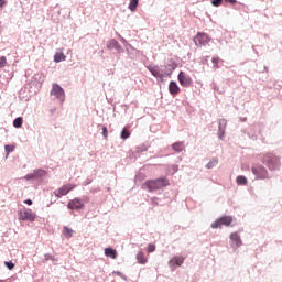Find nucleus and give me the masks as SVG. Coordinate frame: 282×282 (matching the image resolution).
<instances>
[{
	"label": "nucleus",
	"instance_id": "aec40b11",
	"mask_svg": "<svg viewBox=\"0 0 282 282\" xmlns=\"http://www.w3.org/2000/svg\"><path fill=\"white\" fill-rule=\"evenodd\" d=\"M13 127H15V129H21V127H23V118L18 117L14 119Z\"/></svg>",
	"mask_w": 282,
	"mask_h": 282
},
{
	"label": "nucleus",
	"instance_id": "9d476101",
	"mask_svg": "<svg viewBox=\"0 0 282 282\" xmlns=\"http://www.w3.org/2000/svg\"><path fill=\"white\" fill-rule=\"evenodd\" d=\"M83 206H85V205L83 204V200H80V199H78V198H75V199H73V200H70V202L68 203V208H69L70 210H80V208H83Z\"/></svg>",
	"mask_w": 282,
	"mask_h": 282
},
{
	"label": "nucleus",
	"instance_id": "4be33fe9",
	"mask_svg": "<svg viewBox=\"0 0 282 282\" xmlns=\"http://www.w3.org/2000/svg\"><path fill=\"white\" fill-rule=\"evenodd\" d=\"M137 9H138V0H131L129 4V10H131V12H135Z\"/></svg>",
	"mask_w": 282,
	"mask_h": 282
},
{
	"label": "nucleus",
	"instance_id": "412c9836",
	"mask_svg": "<svg viewBox=\"0 0 282 282\" xmlns=\"http://www.w3.org/2000/svg\"><path fill=\"white\" fill-rule=\"evenodd\" d=\"M149 72H151L152 76H154L155 78H160V68H158V67H150Z\"/></svg>",
	"mask_w": 282,
	"mask_h": 282
},
{
	"label": "nucleus",
	"instance_id": "473e14b6",
	"mask_svg": "<svg viewBox=\"0 0 282 282\" xmlns=\"http://www.w3.org/2000/svg\"><path fill=\"white\" fill-rule=\"evenodd\" d=\"M102 135H104V138H106V139L108 138L109 134H108V132H107V127H104V128H102Z\"/></svg>",
	"mask_w": 282,
	"mask_h": 282
},
{
	"label": "nucleus",
	"instance_id": "f03ea898",
	"mask_svg": "<svg viewBox=\"0 0 282 282\" xmlns=\"http://www.w3.org/2000/svg\"><path fill=\"white\" fill-rule=\"evenodd\" d=\"M169 186V181L165 177L156 178V180H149L145 181L142 185L143 191H150V193H153V191H160L161 188H164Z\"/></svg>",
	"mask_w": 282,
	"mask_h": 282
},
{
	"label": "nucleus",
	"instance_id": "0eeeda50",
	"mask_svg": "<svg viewBox=\"0 0 282 282\" xmlns=\"http://www.w3.org/2000/svg\"><path fill=\"white\" fill-rule=\"evenodd\" d=\"M232 224L231 216H223L212 224V228H221V226H230Z\"/></svg>",
	"mask_w": 282,
	"mask_h": 282
},
{
	"label": "nucleus",
	"instance_id": "a878e982",
	"mask_svg": "<svg viewBox=\"0 0 282 282\" xmlns=\"http://www.w3.org/2000/svg\"><path fill=\"white\" fill-rule=\"evenodd\" d=\"M212 63L214 65V69H219V57H213Z\"/></svg>",
	"mask_w": 282,
	"mask_h": 282
},
{
	"label": "nucleus",
	"instance_id": "f257e3e1",
	"mask_svg": "<svg viewBox=\"0 0 282 282\" xmlns=\"http://www.w3.org/2000/svg\"><path fill=\"white\" fill-rule=\"evenodd\" d=\"M262 164L269 169V171H278L281 167V159L274 155V153L267 152L260 155Z\"/></svg>",
	"mask_w": 282,
	"mask_h": 282
},
{
	"label": "nucleus",
	"instance_id": "39448f33",
	"mask_svg": "<svg viewBox=\"0 0 282 282\" xmlns=\"http://www.w3.org/2000/svg\"><path fill=\"white\" fill-rule=\"evenodd\" d=\"M194 43L197 47H204L210 43V36L206 33H197V35L194 36Z\"/></svg>",
	"mask_w": 282,
	"mask_h": 282
},
{
	"label": "nucleus",
	"instance_id": "dca6fc26",
	"mask_svg": "<svg viewBox=\"0 0 282 282\" xmlns=\"http://www.w3.org/2000/svg\"><path fill=\"white\" fill-rule=\"evenodd\" d=\"M173 151L176 153H182L184 151V142H176L172 145Z\"/></svg>",
	"mask_w": 282,
	"mask_h": 282
},
{
	"label": "nucleus",
	"instance_id": "4468645a",
	"mask_svg": "<svg viewBox=\"0 0 282 282\" xmlns=\"http://www.w3.org/2000/svg\"><path fill=\"white\" fill-rule=\"evenodd\" d=\"M230 239L237 248H239L241 246V237L239 236V234L232 232L230 235Z\"/></svg>",
	"mask_w": 282,
	"mask_h": 282
},
{
	"label": "nucleus",
	"instance_id": "c9c22d12",
	"mask_svg": "<svg viewBox=\"0 0 282 282\" xmlns=\"http://www.w3.org/2000/svg\"><path fill=\"white\" fill-rule=\"evenodd\" d=\"M45 259H46V261H48L50 254H45Z\"/></svg>",
	"mask_w": 282,
	"mask_h": 282
},
{
	"label": "nucleus",
	"instance_id": "c756f323",
	"mask_svg": "<svg viewBox=\"0 0 282 282\" xmlns=\"http://www.w3.org/2000/svg\"><path fill=\"white\" fill-rule=\"evenodd\" d=\"M7 154L12 153V151H14V148L12 145H6L4 147Z\"/></svg>",
	"mask_w": 282,
	"mask_h": 282
},
{
	"label": "nucleus",
	"instance_id": "20e7f679",
	"mask_svg": "<svg viewBox=\"0 0 282 282\" xmlns=\"http://www.w3.org/2000/svg\"><path fill=\"white\" fill-rule=\"evenodd\" d=\"M18 218L20 221H34L36 219V214L30 208H23L18 212Z\"/></svg>",
	"mask_w": 282,
	"mask_h": 282
},
{
	"label": "nucleus",
	"instance_id": "f8f14e48",
	"mask_svg": "<svg viewBox=\"0 0 282 282\" xmlns=\"http://www.w3.org/2000/svg\"><path fill=\"white\" fill-rule=\"evenodd\" d=\"M184 263V258L183 257H174L169 261L170 268H175V265H182Z\"/></svg>",
	"mask_w": 282,
	"mask_h": 282
},
{
	"label": "nucleus",
	"instance_id": "7ed1b4c3",
	"mask_svg": "<svg viewBox=\"0 0 282 282\" xmlns=\"http://www.w3.org/2000/svg\"><path fill=\"white\" fill-rule=\"evenodd\" d=\"M251 172L256 176V180H270V173L268 172V169L261 164H253Z\"/></svg>",
	"mask_w": 282,
	"mask_h": 282
},
{
	"label": "nucleus",
	"instance_id": "9b49d317",
	"mask_svg": "<svg viewBox=\"0 0 282 282\" xmlns=\"http://www.w3.org/2000/svg\"><path fill=\"white\" fill-rule=\"evenodd\" d=\"M169 91L172 96H177V94H180L181 91L180 86H177V83L171 82L169 85Z\"/></svg>",
	"mask_w": 282,
	"mask_h": 282
},
{
	"label": "nucleus",
	"instance_id": "2f4dec72",
	"mask_svg": "<svg viewBox=\"0 0 282 282\" xmlns=\"http://www.w3.org/2000/svg\"><path fill=\"white\" fill-rule=\"evenodd\" d=\"M225 3H229L230 6H235L237 3V0H224Z\"/></svg>",
	"mask_w": 282,
	"mask_h": 282
},
{
	"label": "nucleus",
	"instance_id": "ddd939ff",
	"mask_svg": "<svg viewBox=\"0 0 282 282\" xmlns=\"http://www.w3.org/2000/svg\"><path fill=\"white\" fill-rule=\"evenodd\" d=\"M67 56L65 55V53H63V51H57L54 55V62L55 63H62V61H66Z\"/></svg>",
	"mask_w": 282,
	"mask_h": 282
},
{
	"label": "nucleus",
	"instance_id": "7c9ffc66",
	"mask_svg": "<svg viewBox=\"0 0 282 282\" xmlns=\"http://www.w3.org/2000/svg\"><path fill=\"white\" fill-rule=\"evenodd\" d=\"M35 177H37V174H36V173L28 174V175L25 176V180H35Z\"/></svg>",
	"mask_w": 282,
	"mask_h": 282
},
{
	"label": "nucleus",
	"instance_id": "c85d7f7f",
	"mask_svg": "<svg viewBox=\"0 0 282 282\" xmlns=\"http://www.w3.org/2000/svg\"><path fill=\"white\" fill-rule=\"evenodd\" d=\"M4 265L8 268V270H14V263H12V262L6 261Z\"/></svg>",
	"mask_w": 282,
	"mask_h": 282
},
{
	"label": "nucleus",
	"instance_id": "f3484780",
	"mask_svg": "<svg viewBox=\"0 0 282 282\" xmlns=\"http://www.w3.org/2000/svg\"><path fill=\"white\" fill-rule=\"evenodd\" d=\"M137 261H138V263H140L141 265L147 264L148 259H147V257L144 256V252H139V253L137 254Z\"/></svg>",
	"mask_w": 282,
	"mask_h": 282
},
{
	"label": "nucleus",
	"instance_id": "6ab92c4d",
	"mask_svg": "<svg viewBox=\"0 0 282 282\" xmlns=\"http://www.w3.org/2000/svg\"><path fill=\"white\" fill-rule=\"evenodd\" d=\"M63 235L66 237V239H70L72 235H74V230H72L69 227H64Z\"/></svg>",
	"mask_w": 282,
	"mask_h": 282
},
{
	"label": "nucleus",
	"instance_id": "5701e85b",
	"mask_svg": "<svg viewBox=\"0 0 282 282\" xmlns=\"http://www.w3.org/2000/svg\"><path fill=\"white\" fill-rule=\"evenodd\" d=\"M217 164H219V160L218 159H213L212 161H209L207 163V169H214V166H217Z\"/></svg>",
	"mask_w": 282,
	"mask_h": 282
},
{
	"label": "nucleus",
	"instance_id": "bb28decb",
	"mask_svg": "<svg viewBox=\"0 0 282 282\" xmlns=\"http://www.w3.org/2000/svg\"><path fill=\"white\" fill-rule=\"evenodd\" d=\"M224 0H213L212 1V4L215 7V8H219V6H221V2H223Z\"/></svg>",
	"mask_w": 282,
	"mask_h": 282
},
{
	"label": "nucleus",
	"instance_id": "72a5a7b5",
	"mask_svg": "<svg viewBox=\"0 0 282 282\" xmlns=\"http://www.w3.org/2000/svg\"><path fill=\"white\" fill-rule=\"evenodd\" d=\"M24 204H28V206H32V199L24 200Z\"/></svg>",
	"mask_w": 282,
	"mask_h": 282
},
{
	"label": "nucleus",
	"instance_id": "a211bd4d",
	"mask_svg": "<svg viewBox=\"0 0 282 282\" xmlns=\"http://www.w3.org/2000/svg\"><path fill=\"white\" fill-rule=\"evenodd\" d=\"M236 182L238 186H246V184H248V178H246V176L240 175L236 178Z\"/></svg>",
	"mask_w": 282,
	"mask_h": 282
},
{
	"label": "nucleus",
	"instance_id": "f704fd0d",
	"mask_svg": "<svg viewBox=\"0 0 282 282\" xmlns=\"http://www.w3.org/2000/svg\"><path fill=\"white\" fill-rule=\"evenodd\" d=\"M7 1L6 0H0V8H3L6 6Z\"/></svg>",
	"mask_w": 282,
	"mask_h": 282
},
{
	"label": "nucleus",
	"instance_id": "b1692460",
	"mask_svg": "<svg viewBox=\"0 0 282 282\" xmlns=\"http://www.w3.org/2000/svg\"><path fill=\"white\" fill-rule=\"evenodd\" d=\"M8 65V58L6 56H0V69H3Z\"/></svg>",
	"mask_w": 282,
	"mask_h": 282
},
{
	"label": "nucleus",
	"instance_id": "6e6552de",
	"mask_svg": "<svg viewBox=\"0 0 282 282\" xmlns=\"http://www.w3.org/2000/svg\"><path fill=\"white\" fill-rule=\"evenodd\" d=\"M76 188V185L74 184H66L63 185L59 189L54 192L55 197H64V195H67L70 193V191H74Z\"/></svg>",
	"mask_w": 282,
	"mask_h": 282
},
{
	"label": "nucleus",
	"instance_id": "1a4fd4ad",
	"mask_svg": "<svg viewBox=\"0 0 282 282\" xmlns=\"http://www.w3.org/2000/svg\"><path fill=\"white\" fill-rule=\"evenodd\" d=\"M178 82L182 87H191L193 85V79L185 72L178 74Z\"/></svg>",
	"mask_w": 282,
	"mask_h": 282
},
{
	"label": "nucleus",
	"instance_id": "2eb2a0df",
	"mask_svg": "<svg viewBox=\"0 0 282 282\" xmlns=\"http://www.w3.org/2000/svg\"><path fill=\"white\" fill-rule=\"evenodd\" d=\"M105 256L109 257L110 259H116L118 257V251H116L113 248H106Z\"/></svg>",
	"mask_w": 282,
	"mask_h": 282
},
{
	"label": "nucleus",
	"instance_id": "423d86ee",
	"mask_svg": "<svg viewBox=\"0 0 282 282\" xmlns=\"http://www.w3.org/2000/svg\"><path fill=\"white\" fill-rule=\"evenodd\" d=\"M51 96H55L57 100H61V102H65V90L58 84H53Z\"/></svg>",
	"mask_w": 282,
	"mask_h": 282
},
{
	"label": "nucleus",
	"instance_id": "393cba45",
	"mask_svg": "<svg viewBox=\"0 0 282 282\" xmlns=\"http://www.w3.org/2000/svg\"><path fill=\"white\" fill-rule=\"evenodd\" d=\"M130 135H131V132H129V131L127 130V128H124V129L122 130V132H121V140H127L128 138H130Z\"/></svg>",
	"mask_w": 282,
	"mask_h": 282
},
{
	"label": "nucleus",
	"instance_id": "cd10ccee",
	"mask_svg": "<svg viewBox=\"0 0 282 282\" xmlns=\"http://www.w3.org/2000/svg\"><path fill=\"white\" fill-rule=\"evenodd\" d=\"M148 252L149 253L155 252V245H153V243L148 245Z\"/></svg>",
	"mask_w": 282,
	"mask_h": 282
}]
</instances>
